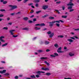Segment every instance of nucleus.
Returning <instances> with one entry per match:
<instances>
[{"mask_svg": "<svg viewBox=\"0 0 79 79\" xmlns=\"http://www.w3.org/2000/svg\"><path fill=\"white\" fill-rule=\"evenodd\" d=\"M14 31H15V30H10L9 32L10 33L11 35H13L12 36H13V37H18V35H13L14 34V33H13V32H14Z\"/></svg>", "mask_w": 79, "mask_h": 79, "instance_id": "1", "label": "nucleus"}, {"mask_svg": "<svg viewBox=\"0 0 79 79\" xmlns=\"http://www.w3.org/2000/svg\"><path fill=\"white\" fill-rule=\"evenodd\" d=\"M61 49H62L61 47L59 48L57 51V52H58V53H63V52L61 51Z\"/></svg>", "mask_w": 79, "mask_h": 79, "instance_id": "2", "label": "nucleus"}, {"mask_svg": "<svg viewBox=\"0 0 79 79\" xmlns=\"http://www.w3.org/2000/svg\"><path fill=\"white\" fill-rule=\"evenodd\" d=\"M41 69L42 70H43L44 71H49V70H50V69H49V68H44V67H42L41 68Z\"/></svg>", "mask_w": 79, "mask_h": 79, "instance_id": "3", "label": "nucleus"}, {"mask_svg": "<svg viewBox=\"0 0 79 79\" xmlns=\"http://www.w3.org/2000/svg\"><path fill=\"white\" fill-rule=\"evenodd\" d=\"M36 73L38 74L39 75H40V73H45V72H43L42 71H39L37 72H36Z\"/></svg>", "mask_w": 79, "mask_h": 79, "instance_id": "4", "label": "nucleus"}, {"mask_svg": "<svg viewBox=\"0 0 79 79\" xmlns=\"http://www.w3.org/2000/svg\"><path fill=\"white\" fill-rule=\"evenodd\" d=\"M48 8V5L43 6V9H44V10H46V9H47Z\"/></svg>", "mask_w": 79, "mask_h": 79, "instance_id": "5", "label": "nucleus"}, {"mask_svg": "<svg viewBox=\"0 0 79 79\" xmlns=\"http://www.w3.org/2000/svg\"><path fill=\"white\" fill-rule=\"evenodd\" d=\"M17 8V6H12V7L10 10H13L14 9H15Z\"/></svg>", "mask_w": 79, "mask_h": 79, "instance_id": "6", "label": "nucleus"}, {"mask_svg": "<svg viewBox=\"0 0 79 79\" xmlns=\"http://www.w3.org/2000/svg\"><path fill=\"white\" fill-rule=\"evenodd\" d=\"M6 71V70H3L2 71H0V73L1 74H3V73H5Z\"/></svg>", "mask_w": 79, "mask_h": 79, "instance_id": "7", "label": "nucleus"}, {"mask_svg": "<svg viewBox=\"0 0 79 79\" xmlns=\"http://www.w3.org/2000/svg\"><path fill=\"white\" fill-rule=\"evenodd\" d=\"M69 55L70 56H74V54L71 52H69Z\"/></svg>", "mask_w": 79, "mask_h": 79, "instance_id": "8", "label": "nucleus"}, {"mask_svg": "<svg viewBox=\"0 0 79 79\" xmlns=\"http://www.w3.org/2000/svg\"><path fill=\"white\" fill-rule=\"evenodd\" d=\"M68 6H74V4L73 3H69L67 4Z\"/></svg>", "mask_w": 79, "mask_h": 79, "instance_id": "9", "label": "nucleus"}, {"mask_svg": "<svg viewBox=\"0 0 79 79\" xmlns=\"http://www.w3.org/2000/svg\"><path fill=\"white\" fill-rule=\"evenodd\" d=\"M7 45H8V43H5L4 44H2V47H5L6 46H7Z\"/></svg>", "mask_w": 79, "mask_h": 79, "instance_id": "10", "label": "nucleus"}, {"mask_svg": "<svg viewBox=\"0 0 79 79\" xmlns=\"http://www.w3.org/2000/svg\"><path fill=\"white\" fill-rule=\"evenodd\" d=\"M49 41H45L44 42V44H45V45H48V44H49Z\"/></svg>", "mask_w": 79, "mask_h": 79, "instance_id": "11", "label": "nucleus"}, {"mask_svg": "<svg viewBox=\"0 0 79 79\" xmlns=\"http://www.w3.org/2000/svg\"><path fill=\"white\" fill-rule=\"evenodd\" d=\"M28 19H29V18L26 17L23 18V20H24L25 21H27V20H28Z\"/></svg>", "mask_w": 79, "mask_h": 79, "instance_id": "12", "label": "nucleus"}, {"mask_svg": "<svg viewBox=\"0 0 79 79\" xmlns=\"http://www.w3.org/2000/svg\"><path fill=\"white\" fill-rule=\"evenodd\" d=\"M45 75H46V76H49L51 75V73H46V74Z\"/></svg>", "mask_w": 79, "mask_h": 79, "instance_id": "13", "label": "nucleus"}, {"mask_svg": "<svg viewBox=\"0 0 79 79\" xmlns=\"http://www.w3.org/2000/svg\"><path fill=\"white\" fill-rule=\"evenodd\" d=\"M37 52H38V53H42V52H43V50H38L37 51Z\"/></svg>", "mask_w": 79, "mask_h": 79, "instance_id": "14", "label": "nucleus"}, {"mask_svg": "<svg viewBox=\"0 0 79 79\" xmlns=\"http://www.w3.org/2000/svg\"><path fill=\"white\" fill-rule=\"evenodd\" d=\"M54 35V33H52L51 34L49 35V37H52L53 36V35Z\"/></svg>", "mask_w": 79, "mask_h": 79, "instance_id": "15", "label": "nucleus"}, {"mask_svg": "<svg viewBox=\"0 0 79 79\" xmlns=\"http://www.w3.org/2000/svg\"><path fill=\"white\" fill-rule=\"evenodd\" d=\"M67 40L69 41V42H73V40L71 39H68Z\"/></svg>", "mask_w": 79, "mask_h": 79, "instance_id": "16", "label": "nucleus"}, {"mask_svg": "<svg viewBox=\"0 0 79 79\" xmlns=\"http://www.w3.org/2000/svg\"><path fill=\"white\" fill-rule=\"evenodd\" d=\"M35 30H39L40 29V27L38 28L37 27H35Z\"/></svg>", "mask_w": 79, "mask_h": 79, "instance_id": "17", "label": "nucleus"}, {"mask_svg": "<svg viewBox=\"0 0 79 79\" xmlns=\"http://www.w3.org/2000/svg\"><path fill=\"white\" fill-rule=\"evenodd\" d=\"M44 63H45V64H47L48 66H50V64H49V63L48 62H47V61H44Z\"/></svg>", "mask_w": 79, "mask_h": 79, "instance_id": "18", "label": "nucleus"}, {"mask_svg": "<svg viewBox=\"0 0 79 79\" xmlns=\"http://www.w3.org/2000/svg\"><path fill=\"white\" fill-rule=\"evenodd\" d=\"M32 78L35 79V75H31L30 76Z\"/></svg>", "mask_w": 79, "mask_h": 79, "instance_id": "19", "label": "nucleus"}, {"mask_svg": "<svg viewBox=\"0 0 79 79\" xmlns=\"http://www.w3.org/2000/svg\"><path fill=\"white\" fill-rule=\"evenodd\" d=\"M4 76H10V73H7L4 74Z\"/></svg>", "mask_w": 79, "mask_h": 79, "instance_id": "20", "label": "nucleus"}, {"mask_svg": "<svg viewBox=\"0 0 79 79\" xmlns=\"http://www.w3.org/2000/svg\"><path fill=\"white\" fill-rule=\"evenodd\" d=\"M54 46L56 48H58V45L57 44H54Z\"/></svg>", "mask_w": 79, "mask_h": 79, "instance_id": "21", "label": "nucleus"}, {"mask_svg": "<svg viewBox=\"0 0 79 79\" xmlns=\"http://www.w3.org/2000/svg\"><path fill=\"white\" fill-rule=\"evenodd\" d=\"M34 2L35 3H39V2H40V0H35Z\"/></svg>", "mask_w": 79, "mask_h": 79, "instance_id": "22", "label": "nucleus"}, {"mask_svg": "<svg viewBox=\"0 0 79 79\" xmlns=\"http://www.w3.org/2000/svg\"><path fill=\"white\" fill-rule=\"evenodd\" d=\"M60 21H54L53 22V23H60Z\"/></svg>", "mask_w": 79, "mask_h": 79, "instance_id": "23", "label": "nucleus"}, {"mask_svg": "<svg viewBox=\"0 0 79 79\" xmlns=\"http://www.w3.org/2000/svg\"><path fill=\"white\" fill-rule=\"evenodd\" d=\"M49 19H54V17H49Z\"/></svg>", "mask_w": 79, "mask_h": 79, "instance_id": "24", "label": "nucleus"}, {"mask_svg": "<svg viewBox=\"0 0 79 79\" xmlns=\"http://www.w3.org/2000/svg\"><path fill=\"white\" fill-rule=\"evenodd\" d=\"M40 26H45V24L44 23H42L40 24Z\"/></svg>", "mask_w": 79, "mask_h": 79, "instance_id": "25", "label": "nucleus"}, {"mask_svg": "<svg viewBox=\"0 0 79 79\" xmlns=\"http://www.w3.org/2000/svg\"><path fill=\"white\" fill-rule=\"evenodd\" d=\"M73 8L72 6H69L68 7V10H71Z\"/></svg>", "mask_w": 79, "mask_h": 79, "instance_id": "26", "label": "nucleus"}, {"mask_svg": "<svg viewBox=\"0 0 79 79\" xmlns=\"http://www.w3.org/2000/svg\"><path fill=\"white\" fill-rule=\"evenodd\" d=\"M41 60H45V59H47V57H42L40 58Z\"/></svg>", "mask_w": 79, "mask_h": 79, "instance_id": "27", "label": "nucleus"}, {"mask_svg": "<svg viewBox=\"0 0 79 79\" xmlns=\"http://www.w3.org/2000/svg\"><path fill=\"white\" fill-rule=\"evenodd\" d=\"M62 18H67V16L65 15V16H64V15H63L62 16Z\"/></svg>", "mask_w": 79, "mask_h": 79, "instance_id": "28", "label": "nucleus"}, {"mask_svg": "<svg viewBox=\"0 0 79 79\" xmlns=\"http://www.w3.org/2000/svg\"><path fill=\"white\" fill-rule=\"evenodd\" d=\"M48 16V15H44L42 17V18H46V17H47V16Z\"/></svg>", "mask_w": 79, "mask_h": 79, "instance_id": "29", "label": "nucleus"}, {"mask_svg": "<svg viewBox=\"0 0 79 79\" xmlns=\"http://www.w3.org/2000/svg\"><path fill=\"white\" fill-rule=\"evenodd\" d=\"M23 30H26L27 31H28L29 30V28H28L26 27L23 29Z\"/></svg>", "mask_w": 79, "mask_h": 79, "instance_id": "30", "label": "nucleus"}, {"mask_svg": "<svg viewBox=\"0 0 79 79\" xmlns=\"http://www.w3.org/2000/svg\"><path fill=\"white\" fill-rule=\"evenodd\" d=\"M41 10H39L38 11H37L36 12V14H38V13H39L41 12Z\"/></svg>", "mask_w": 79, "mask_h": 79, "instance_id": "31", "label": "nucleus"}, {"mask_svg": "<svg viewBox=\"0 0 79 79\" xmlns=\"http://www.w3.org/2000/svg\"><path fill=\"white\" fill-rule=\"evenodd\" d=\"M52 33V32H51V31H48L47 32V34H49V35H50L51 34V33Z\"/></svg>", "mask_w": 79, "mask_h": 79, "instance_id": "32", "label": "nucleus"}, {"mask_svg": "<svg viewBox=\"0 0 79 79\" xmlns=\"http://www.w3.org/2000/svg\"><path fill=\"white\" fill-rule=\"evenodd\" d=\"M55 11H56V12H57V13H58V14H60V13L59 12V11L58 10H55Z\"/></svg>", "mask_w": 79, "mask_h": 79, "instance_id": "33", "label": "nucleus"}, {"mask_svg": "<svg viewBox=\"0 0 79 79\" xmlns=\"http://www.w3.org/2000/svg\"><path fill=\"white\" fill-rule=\"evenodd\" d=\"M7 3H8V2H7V1H3V4H6Z\"/></svg>", "mask_w": 79, "mask_h": 79, "instance_id": "34", "label": "nucleus"}, {"mask_svg": "<svg viewBox=\"0 0 79 79\" xmlns=\"http://www.w3.org/2000/svg\"><path fill=\"white\" fill-rule=\"evenodd\" d=\"M74 11V9H71L69 11V12H72V11Z\"/></svg>", "mask_w": 79, "mask_h": 79, "instance_id": "35", "label": "nucleus"}, {"mask_svg": "<svg viewBox=\"0 0 79 79\" xmlns=\"http://www.w3.org/2000/svg\"><path fill=\"white\" fill-rule=\"evenodd\" d=\"M51 57H53V58H55L56 56L53 55H50Z\"/></svg>", "mask_w": 79, "mask_h": 79, "instance_id": "36", "label": "nucleus"}, {"mask_svg": "<svg viewBox=\"0 0 79 79\" xmlns=\"http://www.w3.org/2000/svg\"><path fill=\"white\" fill-rule=\"evenodd\" d=\"M3 29H5L6 30H7L8 27H4L3 28Z\"/></svg>", "mask_w": 79, "mask_h": 79, "instance_id": "37", "label": "nucleus"}, {"mask_svg": "<svg viewBox=\"0 0 79 79\" xmlns=\"http://www.w3.org/2000/svg\"><path fill=\"white\" fill-rule=\"evenodd\" d=\"M56 26H57V27H60V24L56 23Z\"/></svg>", "mask_w": 79, "mask_h": 79, "instance_id": "38", "label": "nucleus"}, {"mask_svg": "<svg viewBox=\"0 0 79 79\" xmlns=\"http://www.w3.org/2000/svg\"><path fill=\"white\" fill-rule=\"evenodd\" d=\"M35 6L36 7H39V4L37 3L35 4Z\"/></svg>", "mask_w": 79, "mask_h": 79, "instance_id": "39", "label": "nucleus"}, {"mask_svg": "<svg viewBox=\"0 0 79 79\" xmlns=\"http://www.w3.org/2000/svg\"><path fill=\"white\" fill-rule=\"evenodd\" d=\"M36 77L37 78H39V77H40V76L39 75H35Z\"/></svg>", "mask_w": 79, "mask_h": 79, "instance_id": "40", "label": "nucleus"}, {"mask_svg": "<svg viewBox=\"0 0 79 79\" xmlns=\"http://www.w3.org/2000/svg\"><path fill=\"white\" fill-rule=\"evenodd\" d=\"M28 22L29 23H32V21H31V20H29L28 21Z\"/></svg>", "mask_w": 79, "mask_h": 79, "instance_id": "41", "label": "nucleus"}, {"mask_svg": "<svg viewBox=\"0 0 79 79\" xmlns=\"http://www.w3.org/2000/svg\"><path fill=\"white\" fill-rule=\"evenodd\" d=\"M53 24H51L49 25V26L50 27H51L53 26Z\"/></svg>", "mask_w": 79, "mask_h": 79, "instance_id": "42", "label": "nucleus"}, {"mask_svg": "<svg viewBox=\"0 0 79 79\" xmlns=\"http://www.w3.org/2000/svg\"><path fill=\"white\" fill-rule=\"evenodd\" d=\"M28 0H23V3H26L27 1H28Z\"/></svg>", "mask_w": 79, "mask_h": 79, "instance_id": "43", "label": "nucleus"}, {"mask_svg": "<svg viewBox=\"0 0 79 79\" xmlns=\"http://www.w3.org/2000/svg\"><path fill=\"white\" fill-rule=\"evenodd\" d=\"M1 11H5V9H1L0 10Z\"/></svg>", "mask_w": 79, "mask_h": 79, "instance_id": "44", "label": "nucleus"}, {"mask_svg": "<svg viewBox=\"0 0 79 79\" xmlns=\"http://www.w3.org/2000/svg\"><path fill=\"white\" fill-rule=\"evenodd\" d=\"M58 37H60V38H63V35L58 36Z\"/></svg>", "mask_w": 79, "mask_h": 79, "instance_id": "45", "label": "nucleus"}, {"mask_svg": "<svg viewBox=\"0 0 79 79\" xmlns=\"http://www.w3.org/2000/svg\"><path fill=\"white\" fill-rule=\"evenodd\" d=\"M37 21L36 18L34 19H33V21L35 22V21Z\"/></svg>", "mask_w": 79, "mask_h": 79, "instance_id": "46", "label": "nucleus"}, {"mask_svg": "<svg viewBox=\"0 0 79 79\" xmlns=\"http://www.w3.org/2000/svg\"><path fill=\"white\" fill-rule=\"evenodd\" d=\"M33 5V3H30L28 4V6H31V5Z\"/></svg>", "mask_w": 79, "mask_h": 79, "instance_id": "47", "label": "nucleus"}, {"mask_svg": "<svg viewBox=\"0 0 79 79\" xmlns=\"http://www.w3.org/2000/svg\"><path fill=\"white\" fill-rule=\"evenodd\" d=\"M21 13V12H18L17 13H16V15H20Z\"/></svg>", "mask_w": 79, "mask_h": 79, "instance_id": "48", "label": "nucleus"}, {"mask_svg": "<svg viewBox=\"0 0 79 79\" xmlns=\"http://www.w3.org/2000/svg\"><path fill=\"white\" fill-rule=\"evenodd\" d=\"M35 26H40V24H35Z\"/></svg>", "mask_w": 79, "mask_h": 79, "instance_id": "49", "label": "nucleus"}, {"mask_svg": "<svg viewBox=\"0 0 79 79\" xmlns=\"http://www.w3.org/2000/svg\"><path fill=\"white\" fill-rule=\"evenodd\" d=\"M15 79H18V76H15Z\"/></svg>", "mask_w": 79, "mask_h": 79, "instance_id": "50", "label": "nucleus"}, {"mask_svg": "<svg viewBox=\"0 0 79 79\" xmlns=\"http://www.w3.org/2000/svg\"><path fill=\"white\" fill-rule=\"evenodd\" d=\"M50 50L49 49H47L46 50V52H50Z\"/></svg>", "mask_w": 79, "mask_h": 79, "instance_id": "51", "label": "nucleus"}, {"mask_svg": "<svg viewBox=\"0 0 79 79\" xmlns=\"http://www.w3.org/2000/svg\"><path fill=\"white\" fill-rule=\"evenodd\" d=\"M54 22V21H52V22H50L48 23V24H52V23L53 24L55 23H53Z\"/></svg>", "mask_w": 79, "mask_h": 79, "instance_id": "52", "label": "nucleus"}, {"mask_svg": "<svg viewBox=\"0 0 79 79\" xmlns=\"http://www.w3.org/2000/svg\"><path fill=\"white\" fill-rule=\"evenodd\" d=\"M4 38V36H2L0 37V39H3Z\"/></svg>", "mask_w": 79, "mask_h": 79, "instance_id": "53", "label": "nucleus"}, {"mask_svg": "<svg viewBox=\"0 0 79 79\" xmlns=\"http://www.w3.org/2000/svg\"><path fill=\"white\" fill-rule=\"evenodd\" d=\"M3 16H4L2 14H0V18H1V17H3Z\"/></svg>", "mask_w": 79, "mask_h": 79, "instance_id": "54", "label": "nucleus"}, {"mask_svg": "<svg viewBox=\"0 0 79 79\" xmlns=\"http://www.w3.org/2000/svg\"><path fill=\"white\" fill-rule=\"evenodd\" d=\"M62 8L63 10H64V9H65V7L64 6H63L62 7Z\"/></svg>", "mask_w": 79, "mask_h": 79, "instance_id": "55", "label": "nucleus"}, {"mask_svg": "<svg viewBox=\"0 0 79 79\" xmlns=\"http://www.w3.org/2000/svg\"><path fill=\"white\" fill-rule=\"evenodd\" d=\"M54 54L55 55V56H58V54L57 53H55Z\"/></svg>", "mask_w": 79, "mask_h": 79, "instance_id": "56", "label": "nucleus"}, {"mask_svg": "<svg viewBox=\"0 0 79 79\" xmlns=\"http://www.w3.org/2000/svg\"><path fill=\"white\" fill-rule=\"evenodd\" d=\"M37 39L36 37L34 38L33 39V40H35V39Z\"/></svg>", "mask_w": 79, "mask_h": 79, "instance_id": "57", "label": "nucleus"}, {"mask_svg": "<svg viewBox=\"0 0 79 79\" xmlns=\"http://www.w3.org/2000/svg\"><path fill=\"white\" fill-rule=\"evenodd\" d=\"M60 2H61L60 1L57 2H56V3H57V4H60Z\"/></svg>", "mask_w": 79, "mask_h": 79, "instance_id": "58", "label": "nucleus"}, {"mask_svg": "<svg viewBox=\"0 0 79 79\" xmlns=\"http://www.w3.org/2000/svg\"><path fill=\"white\" fill-rule=\"evenodd\" d=\"M70 39H73V40H75V38L73 37H70Z\"/></svg>", "mask_w": 79, "mask_h": 79, "instance_id": "59", "label": "nucleus"}, {"mask_svg": "<svg viewBox=\"0 0 79 79\" xmlns=\"http://www.w3.org/2000/svg\"><path fill=\"white\" fill-rule=\"evenodd\" d=\"M0 40L1 41V42H5V41H4L2 39H0Z\"/></svg>", "mask_w": 79, "mask_h": 79, "instance_id": "60", "label": "nucleus"}, {"mask_svg": "<svg viewBox=\"0 0 79 79\" xmlns=\"http://www.w3.org/2000/svg\"><path fill=\"white\" fill-rule=\"evenodd\" d=\"M59 21H60V22H61V23H64V21H62L61 20H59Z\"/></svg>", "mask_w": 79, "mask_h": 79, "instance_id": "61", "label": "nucleus"}, {"mask_svg": "<svg viewBox=\"0 0 79 79\" xmlns=\"http://www.w3.org/2000/svg\"><path fill=\"white\" fill-rule=\"evenodd\" d=\"M34 15H32L31 16H30V18H33V17H34Z\"/></svg>", "mask_w": 79, "mask_h": 79, "instance_id": "62", "label": "nucleus"}, {"mask_svg": "<svg viewBox=\"0 0 79 79\" xmlns=\"http://www.w3.org/2000/svg\"><path fill=\"white\" fill-rule=\"evenodd\" d=\"M64 79H71V78H65Z\"/></svg>", "mask_w": 79, "mask_h": 79, "instance_id": "63", "label": "nucleus"}, {"mask_svg": "<svg viewBox=\"0 0 79 79\" xmlns=\"http://www.w3.org/2000/svg\"><path fill=\"white\" fill-rule=\"evenodd\" d=\"M25 79H31V78L30 77H27Z\"/></svg>", "mask_w": 79, "mask_h": 79, "instance_id": "64", "label": "nucleus"}]
</instances>
